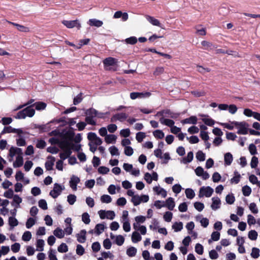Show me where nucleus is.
I'll return each instance as SVG.
<instances>
[{
    "instance_id": "nucleus-1",
    "label": "nucleus",
    "mask_w": 260,
    "mask_h": 260,
    "mask_svg": "<svg viewBox=\"0 0 260 260\" xmlns=\"http://www.w3.org/2000/svg\"><path fill=\"white\" fill-rule=\"evenodd\" d=\"M60 147L62 151L59 154L60 159H66L72 154V150L80 152L81 146L80 144H75L71 140H64L60 143Z\"/></svg>"
},
{
    "instance_id": "nucleus-2",
    "label": "nucleus",
    "mask_w": 260,
    "mask_h": 260,
    "mask_svg": "<svg viewBox=\"0 0 260 260\" xmlns=\"http://www.w3.org/2000/svg\"><path fill=\"white\" fill-rule=\"evenodd\" d=\"M146 217L143 215H138L135 217V222L133 224V228L136 231H139L142 235L147 233L146 226L141 225L146 221Z\"/></svg>"
},
{
    "instance_id": "nucleus-3",
    "label": "nucleus",
    "mask_w": 260,
    "mask_h": 260,
    "mask_svg": "<svg viewBox=\"0 0 260 260\" xmlns=\"http://www.w3.org/2000/svg\"><path fill=\"white\" fill-rule=\"evenodd\" d=\"M233 124L235 125V127L237 129L238 134L244 135L248 133L249 124L246 122L236 121Z\"/></svg>"
},
{
    "instance_id": "nucleus-4",
    "label": "nucleus",
    "mask_w": 260,
    "mask_h": 260,
    "mask_svg": "<svg viewBox=\"0 0 260 260\" xmlns=\"http://www.w3.org/2000/svg\"><path fill=\"white\" fill-rule=\"evenodd\" d=\"M35 114V110L30 106H28L22 111H19L16 116V118L24 119L26 117H32Z\"/></svg>"
},
{
    "instance_id": "nucleus-5",
    "label": "nucleus",
    "mask_w": 260,
    "mask_h": 260,
    "mask_svg": "<svg viewBox=\"0 0 260 260\" xmlns=\"http://www.w3.org/2000/svg\"><path fill=\"white\" fill-rule=\"evenodd\" d=\"M149 200V197L147 194H136L134 196L133 198L131 199V202L133 205L137 206L141 203H145L148 202Z\"/></svg>"
},
{
    "instance_id": "nucleus-6",
    "label": "nucleus",
    "mask_w": 260,
    "mask_h": 260,
    "mask_svg": "<svg viewBox=\"0 0 260 260\" xmlns=\"http://www.w3.org/2000/svg\"><path fill=\"white\" fill-rule=\"evenodd\" d=\"M214 192L213 189L210 186H202L199 191V197L201 198H210Z\"/></svg>"
},
{
    "instance_id": "nucleus-7",
    "label": "nucleus",
    "mask_w": 260,
    "mask_h": 260,
    "mask_svg": "<svg viewBox=\"0 0 260 260\" xmlns=\"http://www.w3.org/2000/svg\"><path fill=\"white\" fill-rule=\"evenodd\" d=\"M101 219H108L113 220L115 217V213L113 211L101 210L98 211Z\"/></svg>"
},
{
    "instance_id": "nucleus-8",
    "label": "nucleus",
    "mask_w": 260,
    "mask_h": 260,
    "mask_svg": "<svg viewBox=\"0 0 260 260\" xmlns=\"http://www.w3.org/2000/svg\"><path fill=\"white\" fill-rule=\"evenodd\" d=\"M61 23L68 28L76 27L78 29H80L81 27L80 21L78 19L74 20H63L62 21Z\"/></svg>"
},
{
    "instance_id": "nucleus-9",
    "label": "nucleus",
    "mask_w": 260,
    "mask_h": 260,
    "mask_svg": "<svg viewBox=\"0 0 260 260\" xmlns=\"http://www.w3.org/2000/svg\"><path fill=\"white\" fill-rule=\"evenodd\" d=\"M64 189V187L58 183L54 184L53 188L50 192V195L53 198H56L60 194L62 191Z\"/></svg>"
},
{
    "instance_id": "nucleus-10",
    "label": "nucleus",
    "mask_w": 260,
    "mask_h": 260,
    "mask_svg": "<svg viewBox=\"0 0 260 260\" xmlns=\"http://www.w3.org/2000/svg\"><path fill=\"white\" fill-rule=\"evenodd\" d=\"M7 133L17 134L18 136H21L23 134V132L21 128H14L11 126H5L1 132V134L3 135Z\"/></svg>"
},
{
    "instance_id": "nucleus-11",
    "label": "nucleus",
    "mask_w": 260,
    "mask_h": 260,
    "mask_svg": "<svg viewBox=\"0 0 260 260\" xmlns=\"http://www.w3.org/2000/svg\"><path fill=\"white\" fill-rule=\"evenodd\" d=\"M22 152V151L21 148L15 147H11L9 149L8 156L9 161L10 162L12 161L13 160L14 157H17V156L21 153Z\"/></svg>"
},
{
    "instance_id": "nucleus-12",
    "label": "nucleus",
    "mask_w": 260,
    "mask_h": 260,
    "mask_svg": "<svg viewBox=\"0 0 260 260\" xmlns=\"http://www.w3.org/2000/svg\"><path fill=\"white\" fill-rule=\"evenodd\" d=\"M211 200L210 208L212 210L216 211L220 208L221 201L219 197L217 196L213 197L211 198Z\"/></svg>"
},
{
    "instance_id": "nucleus-13",
    "label": "nucleus",
    "mask_w": 260,
    "mask_h": 260,
    "mask_svg": "<svg viewBox=\"0 0 260 260\" xmlns=\"http://www.w3.org/2000/svg\"><path fill=\"white\" fill-rule=\"evenodd\" d=\"M194 172L197 176L201 177L203 180H207L210 177L208 173L205 171L204 169L201 167H198L195 169Z\"/></svg>"
},
{
    "instance_id": "nucleus-14",
    "label": "nucleus",
    "mask_w": 260,
    "mask_h": 260,
    "mask_svg": "<svg viewBox=\"0 0 260 260\" xmlns=\"http://www.w3.org/2000/svg\"><path fill=\"white\" fill-rule=\"evenodd\" d=\"M80 182V179L78 176L72 175L69 181L70 187L73 191H76L77 190V184L79 183Z\"/></svg>"
},
{
    "instance_id": "nucleus-15",
    "label": "nucleus",
    "mask_w": 260,
    "mask_h": 260,
    "mask_svg": "<svg viewBox=\"0 0 260 260\" xmlns=\"http://www.w3.org/2000/svg\"><path fill=\"white\" fill-rule=\"evenodd\" d=\"M151 95V93L149 92H132L130 94V98L132 100L136 99H143L149 98Z\"/></svg>"
},
{
    "instance_id": "nucleus-16",
    "label": "nucleus",
    "mask_w": 260,
    "mask_h": 260,
    "mask_svg": "<svg viewBox=\"0 0 260 260\" xmlns=\"http://www.w3.org/2000/svg\"><path fill=\"white\" fill-rule=\"evenodd\" d=\"M110 238L114 241V242L118 246L123 245L125 241L124 237L121 235H114L112 233H111Z\"/></svg>"
},
{
    "instance_id": "nucleus-17",
    "label": "nucleus",
    "mask_w": 260,
    "mask_h": 260,
    "mask_svg": "<svg viewBox=\"0 0 260 260\" xmlns=\"http://www.w3.org/2000/svg\"><path fill=\"white\" fill-rule=\"evenodd\" d=\"M243 114L248 117H253L255 119L258 120L260 117V113L252 111L250 109H245L243 111Z\"/></svg>"
},
{
    "instance_id": "nucleus-18",
    "label": "nucleus",
    "mask_w": 260,
    "mask_h": 260,
    "mask_svg": "<svg viewBox=\"0 0 260 260\" xmlns=\"http://www.w3.org/2000/svg\"><path fill=\"white\" fill-rule=\"evenodd\" d=\"M144 180L149 184L151 183L152 180L157 181L158 175L156 172H153L152 175L149 173L144 174Z\"/></svg>"
},
{
    "instance_id": "nucleus-19",
    "label": "nucleus",
    "mask_w": 260,
    "mask_h": 260,
    "mask_svg": "<svg viewBox=\"0 0 260 260\" xmlns=\"http://www.w3.org/2000/svg\"><path fill=\"white\" fill-rule=\"evenodd\" d=\"M127 115L124 113H117L114 115L111 118V121L113 122H116L117 120H119L120 121H123L124 120H125L127 118Z\"/></svg>"
},
{
    "instance_id": "nucleus-20",
    "label": "nucleus",
    "mask_w": 260,
    "mask_h": 260,
    "mask_svg": "<svg viewBox=\"0 0 260 260\" xmlns=\"http://www.w3.org/2000/svg\"><path fill=\"white\" fill-rule=\"evenodd\" d=\"M153 191L156 194L160 196L163 198H165L167 197V191L159 185L153 187Z\"/></svg>"
},
{
    "instance_id": "nucleus-21",
    "label": "nucleus",
    "mask_w": 260,
    "mask_h": 260,
    "mask_svg": "<svg viewBox=\"0 0 260 260\" xmlns=\"http://www.w3.org/2000/svg\"><path fill=\"white\" fill-rule=\"evenodd\" d=\"M113 18L115 19L121 18L123 21H126L128 18V15L126 12H122L121 11H118L114 14Z\"/></svg>"
},
{
    "instance_id": "nucleus-22",
    "label": "nucleus",
    "mask_w": 260,
    "mask_h": 260,
    "mask_svg": "<svg viewBox=\"0 0 260 260\" xmlns=\"http://www.w3.org/2000/svg\"><path fill=\"white\" fill-rule=\"evenodd\" d=\"M22 202V199L18 194H15V196L12 199L11 205L15 208H19L20 207V204Z\"/></svg>"
},
{
    "instance_id": "nucleus-23",
    "label": "nucleus",
    "mask_w": 260,
    "mask_h": 260,
    "mask_svg": "<svg viewBox=\"0 0 260 260\" xmlns=\"http://www.w3.org/2000/svg\"><path fill=\"white\" fill-rule=\"evenodd\" d=\"M55 161V158L53 156H48L45 162V168L47 170L50 171L52 170Z\"/></svg>"
},
{
    "instance_id": "nucleus-24",
    "label": "nucleus",
    "mask_w": 260,
    "mask_h": 260,
    "mask_svg": "<svg viewBox=\"0 0 260 260\" xmlns=\"http://www.w3.org/2000/svg\"><path fill=\"white\" fill-rule=\"evenodd\" d=\"M23 153L19 154L16 157V160L13 162V166L14 168H19L23 164Z\"/></svg>"
},
{
    "instance_id": "nucleus-25",
    "label": "nucleus",
    "mask_w": 260,
    "mask_h": 260,
    "mask_svg": "<svg viewBox=\"0 0 260 260\" xmlns=\"http://www.w3.org/2000/svg\"><path fill=\"white\" fill-rule=\"evenodd\" d=\"M87 24L90 26L100 27L103 25V22L95 18H92L89 19L87 22Z\"/></svg>"
},
{
    "instance_id": "nucleus-26",
    "label": "nucleus",
    "mask_w": 260,
    "mask_h": 260,
    "mask_svg": "<svg viewBox=\"0 0 260 260\" xmlns=\"http://www.w3.org/2000/svg\"><path fill=\"white\" fill-rule=\"evenodd\" d=\"M175 206L174 199L170 197L167 199L165 202V207H166L169 210H173Z\"/></svg>"
},
{
    "instance_id": "nucleus-27",
    "label": "nucleus",
    "mask_w": 260,
    "mask_h": 260,
    "mask_svg": "<svg viewBox=\"0 0 260 260\" xmlns=\"http://www.w3.org/2000/svg\"><path fill=\"white\" fill-rule=\"evenodd\" d=\"M141 235L142 234L138 231L133 232L131 237L132 242L134 243H137L141 241L142 237Z\"/></svg>"
},
{
    "instance_id": "nucleus-28",
    "label": "nucleus",
    "mask_w": 260,
    "mask_h": 260,
    "mask_svg": "<svg viewBox=\"0 0 260 260\" xmlns=\"http://www.w3.org/2000/svg\"><path fill=\"white\" fill-rule=\"evenodd\" d=\"M86 231L85 230H81L76 235L77 241L81 243H83L86 241Z\"/></svg>"
},
{
    "instance_id": "nucleus-29",
    "label": "nucleus",
    "mask_w": 260,
    "mask_h": 260,
    "mask_svg": "<svg viewBox=\"0 0 260 260\" xmlns=\"http://www.w3.org/2000/svg\"><path fill=\"white\" fill-rule=\"evenodd\" d=\"M198 121V118L195 116H192L189 118H185L182 120L181 122L184 124H196Z\"/></svg>"
},
{
    "instance_id": "nucleus-30",
    "label": "nucleus",
    "mask_w": 260,
    "mask_h": 260,
    "mask_svg": "<svg viewBox=\"0 0 260 260\" xmlns=\"http://www.w3.org/2000/svg\"><path fill=\"white\" fill-rule=\"evenodd\" d=\"M86 117L85 118L86 122L89 124L91 125H95L96 122L94 119V118L95 117V116H92L91 114L90 113V109L87 111L86 112Z\"/></svg>"
},
{
    "instance_id": "nucleus-31",
    "label": "nucleus",
    "mask_w": 260,
    "mask_h": 260,
    "mask_svg": "<svg viewBox=\"0 0 260 260\" xmlns=\"http://www.w3.org/2000/svg\"><path fill=\"white\" fill-rule=\"evenodd\" d=\"M9 23L16 26L17 29L20 31L24 32H28L30 31V28L27 26L11 22H9Z\"/></svg>"
},
{
    "instance_id": "nucleus-32",
    "label": "nucleus",
    "mask_w": 260,
    "mask_h": 260,
    "mask_svg": "<svg viewBox=\"0 0 260 260\" xmlns=\"http://www.w3.org/2000/svg\"><path fill=\"white\" fill-rule=\"evenodd\" d=\"M104 140L107 144H115L117 140V136L113 134L108 135L106 136Z\"/></svg>"
},
{
    "instance_id": "nucleus-33",
    "label": "nucleus",
    "mask_w": 260,
    "mask_h": 260,
    "mask_svg": "<svg viewBox=\"0 0 260 260\" xmlns=\"http://www.w3.org/2000/svg\"><path fill=\"white\" fill-rule=\"evenodd\" d=\"M106 229V225L104 223H99L95 225L94 233L99 235L102 234Z\"/></svg>"
},
{
    "instance_id": "nucleus-34",
    "label": "nucleus",
    "mask_w": 260,
    "mask_h": 260,
    "mask_svg": "<svg viewBox=\"0 0 260 260\" xmlns=\"http://www.w3.org/2000/svg\"><path fill=\"white\" fill-rule=\"evenodd\" d=\"M233 160L232 154L230 152H227L224 156V161L225 165L230 166Z\"/></svg>"
},
{
    "instance_id": "nucleus-35",
    "label": "nucleus",
    "mask_w": 260,
    "mask_h": 260,
    "mask_svg": "<svg viewBox=\"0 0 260 260\" xmlns=\"http://www.w3.org/2000/svg\"><path fill=\"white\" fill-rule=\"evenodd\" d=\"M146 19L147 21L152 25L154 26L161 27V23H160L158 19H155V18L150 16H147L146 17Z\"/></svg>"
},
{
    "instance_id": "nucleus-36",
    "label": "nucleus",
    "mask_w": 260,
    "mask_h": 260,
    "mask_svg": "<svg viewBox=\"0 0 260 260\" xmlns=\"http://www.w3.org/2000/svg\"><path fill=\"white\" fill-rule=\"evenodd\" d=\"M37 222V218L35 217H29L27 219L25 225L27 229H30Z\"/></svg>"
},
{
    "instance_id": "nucleus-37",
    "label": "nucleus",
    "mask_w": 260,
    "mask_h": 260,
    "mask_svg": "<svg viewBox=\"0 0 260 260\" xmlns=\"http://www.w3.org/2000/svg\"><path fill=\"white\" fill-rule=\"evenodd\" d=\"M183 224L182 222H175L172 226L175 232H178L183 229Z\"/></svg>"
},
{
    "instance_id": "nucleus-38",
    "label": "nucleus",
    "mask_w": 260,
    "mask_h": 260,
    "mask_svg": "<svg viewBox=\"0 0 260 260\" xmlns=\"http://www.w3.org/2000/svg\"><path fill=\"white\" fill-rule=\"evenodd\" d=\"M193 158V154L192 152L190 151L187 153V155L186 157H183L182 160L181 162L183 164H187L190 162H191Z\"/></svg>"
},
{
    "instance_id": "nucleus-39",
    "label": "nucleus",
    "mask_w": 260,
    "mask_h": 260,
    "mask_svg": "<svg viewBox=\"0 0 260 260\" xmlns=\"http://www.w3.org/2000/svg\"><path fill=\"white\" fill-rule=\"evenodd\" d=\"M160 122L161 124L168 126L171 128L174 125L175 123L173 120L164 118H160Z\"/></svg>"
},
{
    "instance_id": "nucleus-40",
    "label": "nucleus",
    "mask_w": 260,
    "mask_h": 260,
    "mask_svg": "<svg viewBox=\"0 0 260 260\" xmlns=\"http://www.w3.org/2000/svg\"><path fill=\"white\" fill-rule=\"evenodd\" d=\"M236 122V121H230L228 123H223L219 122L218 123L219 125L222 126L224 128H226L229 130H233L235 125L233 124V123Z\"/></svg>"
},
{
    "instance_id": "nucleus-41",
    "label": "nucleus",
    "mask_w": 260,
    "mask_h": 260,
    "mask_svg": "<svg viewBox=\"0 0 260 260\" xmlns=\"http://www.w3.org/2000/svg\"><path fill=\"white\" fill-rule=\"evenodd\" d=\"M241 178L240 174L237 171L234 172V176L231 179L230 182L232 184H237L239 182Z\"/></svg>"
},
{
    "instance_id": "nucleus-42",
    "label": "nucleus",
    "mask_w": 260,
    "mask_h": 260,
    "mask_svg": "<svg viewBox=\"0 0 260 260\" xmlns=\"http://www.w3.org/2000/svg\"><path fill=\"white\" fill-rule=\"evenodd\" d=\"M45 245V241L42 239H38L36 242L37 250L39 251H43Z\"/></svg>"
},
{
    "instance_id": "nucleus-43",
    "label": "nucleus",
    "mask_w": 260,
    "mask_h": 260,
    "mask_svg": "<svg viewBox=\"0 0 260 260\" xmlns=\"http://www.w3.org/2000/svg\"><path fill=\"white\" fill-rule=\"evenodd\" d=\"M186 197L188 199H192L195 197V192L191 188H186L185 190Z\"/></svg>"
},
{
    "instance_id": "nucleus-44",
    "label": "nucleus",
    "mask_w": 260,
    "mask_h": 260,
    "mask_svg": "<svg viewBox=\"0 0 260 260\" xmlns=\"http://www.w3.org/2000/svg\"><path fill=\"white\" fill-rule=\"evenodd\" d=\"M137 249L131 246L128 247L126 250V254L129 257L135 256L137 253Z\"/></svg>"
},
{
    "instance_id": "nucleus-45",
    "label": "nucleus",
    "mask_w": 260,
    "mask_h": 260,
    "mask_svg": "<svg viewBox=\"0 0 260 260\" xmlns=\"http://www.w3.org/2000/svg\"><path fill=\"white\" fill-rule=\"evenodd\" d=\"M46 106V104L42 102H37L34 104L36 109L38 111L44 110Z\"/></svg>"
},
{
    "instance_id": "nucleus-46",
    "label": "nucleus",
    "mask_w": 260,
    "mask_h": 260,
    "mask_svg": "<svg viewBox=\"0 0 260 260\" xmlns=\"http://www.w3.org/2000/svg\"><path fill=\"white\" fill-rule=\"evenodd\" d=\"M8 223L11 228H13L18 225V221L15 217H10L8 219Z\"/></svg>"
},
{
    "instance_id": "nucleus-47",
    "label": "nucleus",
    "mask_w": 260,
    "mask_h": 260,
    "mask_svg": "<svg viewBox=\"0 0 260 260\" xmlns=\"http://www.w3.org/2000/svg\"><path fill=\"white\" fill-rule=\"evenodd\" d=\"M116 62V59L115 58L108 57L104 60L103 63L106 66H111L115 64Z\"/></svg>"
},
{
    "instance_id": "nucleus-48",
    "label": "nucleus",
    "mask_w": 260,
    "mask_h": 260,
    "mask_svg": "<svg viewBox=\"0 0 260 260\" xmlns=\"http://www.w3.org/2000/svg\"><path fill=\"white\" fill-rule=\"evenodd\" d=\"M53 234L56 237L59 239L62 238L64 236V231L59 228H57L54 231Z\"/></svg>"
},
{
    "instance_id": "nucleus-49",
    "label": "nucleus",
    "mask_w": 260,
    "mask_h": 260,
    "mask_svg": "<svg viewBox=\"0 0 260 260\" xmlns=\"http://www.w3.org/2000/svg\"><path fill=\"white\" fill-rule=\"evenodd\" d=\"M32 235L30 232L25 231L22 236V240L24 242H28L30 240Z\"/></svg>"
},
{
    "instance_id": "nucleus-50",
    "label": "nucleus",
    "mask_w": 260,
    "mask_h": 260,
    "mask_svg": "<svg viewBox=\"0 0 260 260\" xmlns=\"http://www.w3.org/2000/svg\"><path fill=\"white\" fill-rule=\"evenodd\" d=\"M109 151L112 156H119L120 154L118 149L115 146L110 147L109 148Z\"/></svg>"
},
{
    "instance_id": "nucleus-51",
    "label": "nucleus",
    "mask_w": 260,
    "mask_h": 260,
    "mask_svg": "<svg viewBox=\"0 0 260 260\" xmlns=\"http://www.w3.org/2000/svg\"><path fill=\"white\" fill-rule=\"evenodd\" d=\"M153 135L154 137L156 139H161L165 137L164 133L161 130L159 129L154 131L153 132Z\"/></svg>"
},
{
    "instance_id": "nucleus-52",
    "label": "nucleus",
    "mask_w": 260,
    "mask_h": 260,
    "mask_svg": "<svg viewBox=\"0 0 260 260\" xmlns=\"http://www.w3.org/2000/svg\"><path fill=\"white\" fill-rule=\"evenodd\" d=\"M226 203L228 204H233L235 201V198L233 194H229L225 197Z\"/></svg>"
},
{
    "instance_id": "nucleus-53",
    "label": "nucleus",
    "mask_w": 260,
    "mask_h": 260,
    "mask_svg": "<svg viewBox=\"0 0 260 260\" xmlns=\"http://www.w3.org/2000/svg\"><path fill=\"white\" fill-rule=\"evenodd\" d=\"M48 254L49 260H58L56 255V251L50 248L48 252Z\"/></svg>"
},
{
    "instance_id": "nucleus-54",
    "label": "nucleus",
    "mask_w": 260,
    "mask_h": 260,
    "mask_svg": "<svg viewBox=\"0 0 260 260\" xmlns=\"http://www.w3.org/2000/svg\"><path fill=\"white\" fill-rule=\"evenodd\" d=\"M202 121L207 125L208 126H213L214 123L215 121L212 119L209 118L207 116H205L204 118H202Z\"/></svg>"
},
{
    "instance_id": "nucleus-55",
    "label": "nucleus",
    "mask_w": 260,
    "mask_h": 260,
    "mask_svg": "<svg viewBox=\"0 0 260 260\" xmlns=\"http://www.w3.org/2000/svg\"><path fill=\"white\" fill-rule=\"evenodd\" d=\"M248 208L250 211L253 214H257L258 212V209L254 203H251L248 205Z\"/></svg>"
},
{
    "instance_id": "nucleus-56",
    "label": "nucleus",
    "mask_w": 260,
    "mask_h": 260,
    "mask_svg": "<svg viewBox=\"0 0 260 260\" xmlns=\"http://www.w3.org/2000/svg\"><path fill=\"white\" fill-rule=\"evenodd\" d=\"M248 238L251 240H256L257 239L258 234L256 231L251 230L248 234Z\"/></svg>"
},
{
    "instance_id": "nucleus-57",
    "label": "nucleus",
    "mask_w": 260,
    "mask_h": 260,
    "mask_svg": "<svg viewBox=\"0 0 260 260\" xmlns=\"http://www.w3.org/2000/svg\"><path fill=\"white\" fill-rule=\"evenodd\" d=\"M15 195L12 189H9L4 193V196L7 199H13Z\"/></svg>"
},
{
    "instance_id": "nucleus-58",
    "label": "nucleus",
    "mask_w": 260,
    "mask_h": 260,
    "mask_svg": "<svg viewBox=\"0 0 260 260\" xmlns=\"http://www.w3.org/2000/svg\"><path fill=\"white\" fill-rule=\"evenodd\" d=\"M101 201L103 203L108 204L112 202V198L108 194H104L101 197Z\"/></svg>"
},
{
    "instance_id": "nucleus-59",
    "label": "nucleus",
    "mask_w": 260,
    "mask_h": 260,
    "mask_svg": "<svg viewBox=\"0 0 260 260\" xmlns=\"http://www.w3.org/2000/svg\"><path fill=\"white\" fill-rule=\"evenodd\" d=\"M242 191L244 196H249L251 193V189L248 185H245L242 187Z\"/></svg>"
},
{
    "instance_id": "nucleus-60",
    "label": "nucleus",
    "mask_w": 260,
    "mask_h": 260,
    "mask_svg": "<svg viewBox=\"0 0 260 260\" xmlns=\"http://www.w3.org/2000/svg\"><path fill=\"white\" fill-rule=\"evenodd\" d=\"M250 255L253 258H257L259 256V249L256 247L252 248Z\"/></svg>"
},
{
    "instance_id": "nucleus-61",
    "label": "nucleus",
    "mask_w": 260,
    "mask_h": 260,
    "mask_svg": "<svg viewBox=\"0 0 260 260\" xmlns=\"http://www.w3.org/2000/svg\"><path fill=\"white\" fill-rule=\"evenodd\" d=\"M173 217V213L170 211L166 212L164 214V219L166 222H169L171 221Z\"/></svg>"
},
{
    "instance_id": "nucleus-62",
    "label": "nucleus",
    "mask_w": 260,
    "mask_h": 260,
    "mask_svg": "<svg viewBox=\"0 0 260 260\" xmlns=\"http://www.w3.org/2000/svg\"><path fill=\"white\" fill-rule=\"evenodd\" d=\"M82 221L86 224H88L90 222V219L89 215L88 213L85 212L83 213L82 215Z\"/></svg>"
},
{
    "instance_id": "nucleus-63",
    "label": "nucleus",
    "mask_w": 260,
    "mask_h": 260,
    "mask_svg": "<svg viewBox=\"0 0 260 260\" xmlns=\"http://www.w3.org/2000/svg\"><path fill=\"white\" fill-rule=\"evenodd\" d=\"M76 196L75 194H70L67 197V201L71 205L74 204L76 201Z\"/></svg>"
},
{
    "instance_id": "nucleus-64",
    "label": "nucleus",
    "mask_w": 260,
    "mask_h": 260,
    "mask_svg": "<svg viewBox=\"0 0 260 260\" xmlns=\"http://www.w3.org/2000/svg\"><path fill=\"white\" fill-rule=\"evenodd\" d=\"M194 208L199 212H201L204 209V204L201 202H196L193 204Z\"/></svg>"
}]
</instances>
